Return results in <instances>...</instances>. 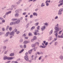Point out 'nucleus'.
Listing matches in <instances>:
<instances>
[{
	"mask_svg": "<svg viewBox=\"0 0 63 63\" xmlns=\"http://www.w3.org/2000/svg\"><path fill=\"white\" fill-rule=\"evenodd\" d=\"M13 58H15V57H8L6 56H5L3 57V59L4 60H12L13 59Z\"/></svg>",
	"mask_w": 63,
	"mask_h": 63,
	"instance_id": "obj_1",
	"label": "nucleus"
},
{
	"mask_svg": "<svg viewBox=\"0 0 63 63\" xmlns=\"http://www.w3.org/2000/svg\"><path fill=\"white\" fill-rule=\"evenodd\" d=\"M26 12H24L23 13V15H26Z\"/></svg>",
	"mask_w": 63,
	"mask_h": 63,
	"instance_id": "obj_55",
	"label": "nucleus"
},
{
	"mask_svg": "<svg viewBox=\"0 0 63 63\" xmlns=\"http://www.w3.org/2000/svg\"><path fill=\"white\" fill-rule=\"evenodd\" d=\"M28 57V56H25L24 57V59L26 61H29V59Z\"/></svg>",
	"mask_w": 63,
	"mask_h": 63,
	"instance_id": "obj_3",
	"label": "nucleus"
},
{
	"mask_svg": "<svg viewBox=\"0 0 63 63\" xmlns=\"http://www.w3.org/2000/svg\"><path fill=\"white\" fill-rule=\"evenodd\" d=\"M23 51H24V49H23L19 51V53H21V52H23Z\"/></svg>",
	"mask_w": 63,
	"mask_h": 63,
	"instance_id": "obj_17",
	"label": "nucleus"
},
{
	"mask_svg": "<svg viewBox=\"0 0 63 63\" xmlns=\"http://www.w3.org/2000/svg\"><path fill=\"white\" fill-rule=\"evenodd\" d=\"M21 1V0H19V1L18 2H17L16 3L17 4H20V2Z\"/></svg>",
	"mask_w": 63,
	"mask_h": 63,
	"instance_id": "obj_19",
	"label": "nucleus"
},
{
	"mask_svg": "<svg viewBox=\"0 0 63 63\" xmlns=\"http://www.w3.org/2000/svg\"><path fill=\"white\" fill-rule=\"evenodd\" d=\"M25 39H28V37H25Z\"/></svg>",
	"mask_w": 63,
	"mask_h": 63,
	"instance_id": "obj_63",
	"label": "nucleus"
},
{
	"mask_svg": "<svg viewBox=\"0 0 63 63\" xmlns=\"http://www.w3.org/2000/svg\"><path fill=\"white\" fill-rule=\"evenodd\" d=\"M17 29H15L13 31L14 32H17Z\"/></svg>",
	"mask_w": 63,
	"mask_h": 63,
	"instance_id": "obj_28",
	"label": "nucleus"
},
{
	"mask_svg": "<svg viewBox=\"0 0 63 63\" xmlns=\"http://www.w3.org/2000/svg\"><path fill=\"white\" fill-rule=\"evenodd\" d=\"M35 31L36 32H39V30H36Z\"/></svg>",
	"mask_w": 63,
	"mask_h": 63,
	"instance_id": "obj_62",
	"label": "nucleus"
},
{
	"mask_svg": "<svg viewBox=\"0 0 63 63\" xmlns=\"http://www.w3.org/2000/svg\"><path fill=\"white\" fill-rule=\"evenodd\" d=\"M54 42V40H53L52 41V42H51L50 43V45H51V44H52V43H53V42Z\"/></svg>",
	"mask_w": 63,
	"mask_h": 63,
	"instance_id": "obj_48",
	"label": "nucleus"
},
{
	"mask_svg": "<svg viewBox=\"0 0 63 63\" xmlns=\"http://www.w3.org/2000/svg\"><path fill=\"white\" fill-rule=\"evenodd\" d=\"M18 10H16V11H15V13H18Z\"/></svg>",
	"mask_w": 63,
	"mask_h": 63,
	"instance_id": "obj_52",
	"label": "nucleus"
},
{
	"mask_svg": "<svg viewBox=\"0 0 63 63\" xmlns=\"http://www.w3.org/2000/svg\"><path fill=\"white\" fill-rule=\"evenodd\" d=\"M45 44L46 46H47V44H48V43L47 42H46V43H45Z\"/></svg>",
	"mask_w": 63,
	"mask_h": 63,
	"instance_id": "obj_46",
	"label": "nucleus"
},
{
	"mask_svg": "<svg viewBox=\"0 0 63 63\" xmlns=\"http://www.w3.org/2000/svg\"><path fill=\"white\" fill-rule=\"evenodd\" d=\"M34 57L33 55H32L31 56V58H32V60H33V57Z\"/></svg>",
	"mask_w": 63,
	"mask_h": 63,
	"instance_id": "obj_54",
	"label": "nucleus"
},
{
	"mask_svg": "<svg viewBox=\"0 0 63 63\" xmlns=\"http://www.w3.org/2000/svg\"><path fill=\"white\" fill-rule=\"evenodd\" d=\"M9 56H14V53H11L10 54Z\"/></svg>",
	"mask_w": 63,
	"mask_h": 63,
	"instance_id": "obj_11",
	"label": "nucleus"
},
{
	"mask_svg": "<svg viewBox=\"0 0 63 63\" xmlns=\"http://www.w3.org/2000/svg\"><path fill=\"white\" fill-rule=\"evenodd\" d=\"M5 22V20H2V22L4 23Z\"/></svg>",
	"mask_w": 63,
	"mask_h": 63,
	"instance_id": "obj_59",
	"label": "nucleus"
},
{
	"mask_svg": "<svg viewBox=\"0 0 63 63\" xmlns=\"http://www.w3.org/2000/svg\"><path fill=\"white\" fill-rule=\"evenodd\" d=\"M33 16H37V14L35 12L33 13Z\"/></svg>",
	"mask_w": 63,
	"mask_h": 63,
	"instance_id": "obj_14",
	"label": "nucleus"
},
{
	"mask_svg": "<svg viewBox=\"0 0 63 63\" xmlns=\"http://www.w3.org/2000/svg\"><path fill=\"white\" fill-rule=\"evenodd\" d=\"M41 59H42V56H40L39 58V60H41Z\"/></svg>",
	"mask_w": 63,
	"mask_h": 63,
	"instance_id": "obj_47",
	"label": "nucleus"
},
{
	"mask_svg": "<svg viewBox=\"0 0 63 63\" xmlns=\"http://www.w3.org/2000/svg\"><path fill=\"white\" fill-rule=\"evenodd\" d=\"M37 54H38V55H40V54H41V53L39 52H37Z\"/></svg>",
	"mask_w": 63,
	"mask_h": 63,
	"instance_id": "obj_53",
	"label": "nucleus"
},
{
	"mask_svg": "<svg viewBox=\"0 0 63 63\" xmlns=\"http://www.w3.org/2000/svg\"><path fill=\"white\" fill-rule=\"evenodd\" d=\"M33 51V49H32L31 50L28 51V53L29 54H31V52Z\"/></svg>",
	"mask_w": 63,
	"mask_h": 63,
	"instance_id": "obj_7",
	"label": "nucleus"
},
{
	"mask_svg": "<svg viewBox=\"0 0 63 63\" xmlns=\"http://www.w3.org/2000/svg\"><path fill=\"white\" fill-rule=\"evenodd\" d=\"M35 45H39V43L38 42H36L35 43Z\"/></svg>",
	"mask_w": 63,
	"mask_h": 63,
	"instance_id": "obj_35",
	"label": "nucleus"
},
{
	"mask_svg": "<svg viewBox=\"0 0 63 63\" xmlns=\"http://www.w3.org/2000/svg\"><path fill=\"white\" fill-rule=\"evenodd\" d=\"M15 16L16 17H18L19 16V14L17 13H16L15 15Z\"/></svg>",
	"mask_w": 63,
	"mask_h": 63,
	"instance_id": "obj_8",
	"label": "nucleus"
},
{
	"mask_svg": "<svg viewBox=\"0 0 63 63\" xmlns=\"http://www.w3.org/2000/svg\"><path fill=\"white\" fill-rule=\"evenodd\" d=\"M24 48H26V45L25 44L24 45Z\"/></svg>",
	"mask_w": 63,
	"mask_h": 63,
	"instance_id": "obj_40",
	"label": "nucleus"
},
{
	"mask_svg": "<svg viewBox=\"0 0 63 63\" xmlns=\"http://www.w3.org/2000/svg\"><path fill=\"white\" fill-rule=\"evenodd\" d=\"M33 16L32 15H31L30 16V18H32V17H33Z\"/></svg>",
	"mask_w": 63,
	"mask_h": 63,
	"instance_id": "obj_43",
	"label": "nucleus"
},
{
	"mask_svg": "<svg viewBox=\"0 0 63 63\" xmlns=\"http://www.w3.org/2000/svg\"><path fill=\"white\" fill-rule=\"evenodd\" d=\"M60 58L61 59V60L63 59V56H61L60 57Z\"/></svg>",
	"mask_w": 63,
	"mask_h": 63,
	"instance_id": "obj_15",
	"label": "nucleus"
},
{
	"mask_svg": "<svg viewBox=\"0 0 63 63\" xmlns=\"http://www.w3.org/2000/svg\"><path fill=\"white\" fill-rule=\"evenodd\" d=\"M22 42H23V40H22V39H20L19 40V42L20 43H21Z\"/></svg>",
	"mask_w": 63,
	"mask_h": 63,
	"instance_id": "obj_30",
	"label": "nucleus"
},
{
	"mask_svg": "<svg viewBox=\"0 0 63 63\" xmlns=\"http://www.w3.org/2000/svg\"><path fill=\"white\" fill-rule=\"evenodd\" d=\"M62 12H61V11H59V12L58 13V15H61L62 14Z\"/></svg>",
	"mask_w": 63,
	"mask_h": 63,
	"instance_id": "obj_18",
	"label": "nucleus"
},
{
	"mask_svg": "<svg viewBox=\"0 0 63 63\" xmlns=\"http://www.w3.org/2000/svg\"><path fill=\"white\" fill-rule=\"evenodd\" d=\"M58 18V16H56V17H55V19H57Z\"/></svg>",
	"mask_w": 63,
	"mask_h": 63,
	"instance_id": "obj_51",
	"label": "nucleus"
},
{
	"mask_svg": "<svg viewBox=\"0 0 63 63\" xmlns=\"http://www.w3.org/2000/svg\"><path fill=\"white\" fill-rule=\"evenodd\" d=\"M41 7H44L45 6V4L44 3H42L41 5Z\"/></svg>",
	"mask_w": 63,
	"mask_h": 63,
	"instance_id": "obj_20",
	"label": "nucleus"
},
{
	"mask_svg": "<svg viewBox=\"0 0 63 63\" xmlns=\"http://www.w3.org/2000/svg\"><path fill=\"white\" fill-rule=\"evenodd\" d=\"M35 44H33L32 45V47H35Z\"/></svg>",
	"mask_w": 63,
	"mask_h": 63,
	"instance_id": "obj_26",
	"label": "nucleus"
},
{
	"mask_svg": "<svg viewBox=\"0 0 63 63\" xmlns=\"http://www.w3.org/2000/svg\"><path fill=\"white\" fill-rule=\"evenodd\" d=\"M2 29L3 31H5V29H4V28H2Z\"/></svg>",
	"mask_w": 63,
	"mask_h": 63,
	"instance_id": "obj_56",
	"label": "nucleus"
},
{
	"mask_svg": "<svg viewBox=\"0 0 63 63\" xmlns=\"http://www.w3.org/2000/svg\"><path fill=\"white\" fill-rule=\"evenodd\" d=\"M63 9H60V10H59V11H60V12H62V11H63Z\"/></svg>",
	"mask_w": 63,
	"mask_h": 63,
	"instance_id": "obj_33",
	"label": "nucleus"
},
{
	"mask_svg": "<svg viewBox=\"0 0 63 63\" xmlns=\"http://www.w3.org/2000/svg\"><path fill=\"white\" fill-rule=\"evenodd\" d=\"M58 38H61V35L60 36L59 35H58Z\"/></svg>",
	"mask_w": 63,
	"mask_h": 63,
	"instance_id": "obj_57",
	"label": "nucleus"
},
{
	"mask_svg": "<svg viewBox=\"0 0 63 63\" xmlns=\"http://www.w3.org/2000/svg\"><path fill=\"white\" fill-rule=\"evenodd\" d=\"M39 28H40V26H38L37 27V29L38 30H39Z\"/></svg>",
	"mask_w": 63,
	"mask_h": 63,
	"instance_id": "obj_45",
	"label": "nucleus"
},
{
	"mask_svg": "<svg viewBox=\"0 0 63 63\" xmlns=\"http://www.w3.org/2000/svg\"><path fill=\"white\" fill-rule=\"evenodd\" d=\"M17 19L16 18V19H12V20H13V21H15V20H17Z\"/></svg>",
	"mask_w": 63,
	"mask_h": 63,
	"instance_id": "obj_29",
	"label": "nucleus"
},
{
	"mask_svg": "<svg viewBox=\"0 0 63 63\" xmlns=\"http://www.w3.org/2000/svg\"><path fill=\"white\" fill-rule=\"evenodd\" d=\"M55 30H56L57 32L59 31V25L58 24H57V25H56L55 28Z\"/></svg>",
	"mask_w": 63,
	"mask_h": 63,
	"instance_id": "obj_2",
	"label": "nucleus"
},
{
	"mask_svg": "<svg viewBox=\"0 0 63 63\" xmlns=\"http://www.w3.org/2000/svg\"><path fill=\"white\" fill-rule=\"evenodd\" d=\"M45 3H46V5L47 6H48V5H49V4L48 3L45 2Z\"/></svg>",
	"mask_w": 63,
	"mask_h": 63,
	"instance_id": "obj_38",
	"label": "nucleus"
},
{
	"mask_svg": "<svg viewBox=\"0 0 63 63\" xmlns=\"http://www.w3.org/2000/svg\"><path fill=\"white\" fill-rule=\"evenodd\" d=\"M55 35L56 38H57V36L58 35V33H57V32L56 33V34H55Z\"/></svg>",
	"mask_w": 63,
	"mask_h": 63,
	"instance_id": "obj_16",
	"label": "nucleus"
},
{
	"mask_svg": "<svg viewBox=\"0 0 63 63\" xmlns=\"http://www.w3.org/2000/svg\"><path fill=\"white\" fill-rule=\"evenodd\" d=\"M9 29L10 31H11V30H12V27H10Z\"/></svg>",
	"mask_w": 63,
	"mask_h": 63,
	"instance_id": "obj_39",
	"label": "nucleus"
},
{
	"mask_svg": "<svg viewBox=\"0 0 63 63\" xmlns=\"http://www.w3.org/2000/svg\"><path fill=\"white\" fill-rule=\"evenodd\" d=\"M6 14H5V15H4V16H3V17H4V18H5V17H6Z\"/></svg>",
	"mask_w": 63,
	"mask_h": 63,
	"instance_id": "obj_61",
	"label": "nucleus"
},
{
	"mask_svg": "<svg viewBox=\"0 0 63 63\" xmlns=\"http://www.w3.org/2000/svg\"><path fill=\"white\" fill-rule=\"evenodd\" d=\"M58 44V43L57 42H55V46H56L57 44Z\"/></svg>",
	"mask_w": 63,
	"mask_h": 63,
	"instance_id": "obj_34",
	"label": "nucleus"
},
{
	"mask_svg": "<svg viewBox=\"0 0 63 63\" xmlns=\"http://www.w3.org/2000/svg\"><path fill=\"white\" fill-rule=\"evenodd\" d=\"M9 26H7L6 28V30H8V29L9 28Z\"/></svg>",
	"mask_w": 63,
	"mask_h": 63,
	"instance_id": "obj_42",
	"label": "nucleus"
},
{
	"mask_svg": "<svg viewBox=\"0 0 63 63\" xmlns=\"http://www.w3.org/2000/svg\"><path fill=\"white\" fill-rule=\"evenodd\" d=\"M46 29V26H43L41 28L42 31H43Z\"/></svg>",
	"mask_w": 63,
	"mask_h": 63,
	"instance_id": "obj_4",
	"label": "nucleus"
},
{
	"mask_svg": "<svg viewBox=\"0 0 63 63\" xmlns=\"http://www.w3.org/2000/svg\"><path fill=\"white\" fill-rule=\"evenodd\" d=\"M25 54L26 55V56H27V55H28V53H27V52H26L25 53Z\"/></svg>",
	"mask_w": 63,
	"mask_h": 63,
	"instance_id": "obj_49",
	"label": "nucleus"
},
{
	"mask_svg": "<svg viewBox=\"0 0 63 63\" xmlns=\"http://www.w3.org/2000/svg\"><path fill=\"white\" fill-rule=\"evenodd\" d=\"M20 21V20L19 19H18L16 21V24H18L19 23V22Z\"/></svg>",
	"mask_w": 63,
	"mask_h": 63,
	"instance_id": "obj_6",
	"label": "nucleus"
},
{
	"mask_svg": "<svg viewBox=\"0 0 63 63\" xmlns=\"http://www.w3.org/2000/svg\"><path fill=\"white\" fill-rule=\"evenodd\" d=\"M33 39L34 40H36V39H37V37H36V36H34Z\"/></svg>",
	"mask_w": 63,
	"mask_h": 63,
	"instance_id": "obj_25",
	"label": "nucleus"
},
{
	"mask_svg": "<svg viewBox=\"0 0 63 63\" xmlns=\"http://www.w3.org/2000/svg\"><path fill=\"white\" fill-rule=\"evenodd\" d=\"M26 36V34H25V33H24V34L23 35V37H25Z\"/></svg>",
	"mask_w": 63,
	"mask_h": 63,
	"instance_id": "obj_44",
	"label": "nucleus"
},
{
	"mask_svg": "<svg viewBox=\"0 0 63 63\" xmlns=\"http://www.w3.org/2000/svg\"><path fill=\"white\" fill-rule=\"evenodd\" d=\"M9 34H10V32H6L5 35V36H6V37L8 36V35H9Z\"/></svg>",
	"mask_w": 63,
	"mask_h": 63,
	"instance_id": "obj_9",
	"label": "nucleus"
},
{
	"mask_svg": "<svg viewBox=\"0 0 63 63\" xmlns=\"http://www.w3.org/2000/svg\"><path fill=\"white\" fill-rule=\"evenodd\" d=\"M62 32V31H60L59 32V34H61V32Z\"/></svg>",
	"mask_w": 63,
	"mask_h": 63,
	"instance_id": "obj_37",
	"label": "nucleus"
},
{
	"mask_svg": "<svg viewBox=\"0 0 63 63\" xmlns=\"http://www.w3.org/2000/svg\"><path fill=\"white\" fill-rule=\"evenodd\" d=\"M38 24H39V23H37L35 24V26H38Z\"/></svg>",
	"mask_w": 63,
	"mask_h": 63,
	"instance_id": "obj_32",
	"label": "nucleus"
},
{
	"mask_svg": "<svg viewBox=\"0 0 63 63\" xmlns=\"http://www.w3.org/2000/svg\"><path fill=\"white\" fill-rule=\"evenodd\" d=\"M32 35V33L31 32H30L29 33V36H31Z\"/></svg>",
	"mask_w": 63,
	"mask_h": 63,
	"instance_id": "obj_41",
	"label": "nucleus"
},
{
	"mask_svg": "<svg viewBox=\"0 0 63 63\" xmlns=\"http://www.w3.org/2000/svg\"><path fill=\"white\" fill-rule=\"evenodd\" d=\"M14 7H15L14 5L12 6H11V8H12L11 9H10V10H13V8H14Z\"/></svg>",
	"mask_w": 63,
	"mask_h": 63,
	"instance_id": "obj_22",
	"label": "nucleus"
},
{
	"mask_svg": "<svg viewBox=\"0 0 63 63\" xmlns=\"http://www.w3.org/2000/svg\"><path fill=\"white\" fill-rule=\"evenodd\" d=\"M35 26L32 27V28H31V29L32 30H33V29H34L35 28Z\"/></svg>",
	"mask_w": 63,
	"mask_h": 63,
	"instance_id": "obj_31",
	"label": "nucleus"
},
{
	"mask_svg": "<svg viewBox=\"0 0 63 63\" xmlns=\"http://www.w3.org/2000/svg\"><path fill=\"white\" fill-rule=\"evenodd\" d=\"M28 43V41H24L23 43L24 44H26L27 43Z\"/></svg>",
	"mask_w": 63,
	"mask_h": 63,
	"instance_id": "obj_12",
	"label": "nucleus"
},
{
	"mask_svg": "<svg viewBox=\"0 0 63 63\" xmlns=\"http://www.w3.org/2000/svg\"><path fill=\"white\" fill-rule=\"evenodd\" d=\"M16 34H18L19 33V31L17 32H16Z\"/></svg>",
	"mask_w": 63,
	"mask_h": 63,
	"instance_id": "obj_60",
	"label": "nucleus"
},
{
	"mask_svg": "<svg viewBox=\"0 0 63 63\" xmlns=\"http://www.w3.org/2000/svg\"><path fill=\"white\" fill-rule=\"evenodd\" d=\"M53 32V31L52 30H51L49 32L50 35H51L52 32Z\"/></svg>",
	"mask_w": 63,
	"mask_h": 63,
	"instance_id": "obj_21",
	"label": "nucleus"
},
{
	"mask_svg": "<svg viewBox=\"0 0 63 63\" xmlns=\"http://www.w3.org/2000/svg\"><path fill=\"white\" fill-rule=\"evenodd\" d=\"M11 11H9V12H8L7 13H6V14H5L6 15H8V14H10V13H11Z\"/></svg>",
	"mask_w": 63,
	"mask_h": 63,
	"instance_id": "obj_13",
	"label": "nucleus"
},
{
	"mask_svg": "<svg viewBox=\"0 0 63 63\" xmlns=\"http://www.w3.org/2000/svg\"><path fill=\"white\" fill-rule=\"evenodd\" d=\"M59 3H63V0H60L59 2Z\"/></svg>",
	"mask_w": 63,
	"mask_h": 63,
	"instance_id": "obj_23",
	"label": "nucleus"
},
{
	"mask_svg": "<svg viewBox=\"0 0 63 63\" xmlns=\"http://www.w3.org/2000/svg\"><path fill=\"white\" fill-rule=\"evenodd\" d=\"M34 40L33 39H32L31 40V42H33V41H34Z\"/></svg>",
	"mask_w": 63,
	"mask_h": 63,
	"instance_id": "obj_58",
	"label": "nucleus"
},
{
	"mask_svg": "<svg viewBox=\"0 0 63 63\" xmlns=\"http://www.w3.org/2000/svg\"><path fill=\"white\" fill-rule=\"evenodd\" d=\"M33 33H34V34L35 35H37V32H34Z\"/></svg>",
	"mask_w": 63,
	"mask_h": 63,
	"instance_id": "obj_36",
	"label": "nucleus"
},
{
	"mask_svg": "<svg viewBox=\"0 0 63 63\" xmlns=\"http://www.w3.org/2000/svg\"><path fill=\"white\" fill-rule=\"evenodd\" d=\"M16 22H11L10 24V25H13V24H16Z\"/></svg>",
	"mask_w": 63,
	"mask_h": 63,
	"instance_id": "obj_10",
	"label": "nucleus"
},
{
	"mask_svg": "<svg viewBox=\"0 0 63 63\" xmlns=\"http://www.w3.org/2000/svg\"><path fill=\"white\" fill-rule=\"evenodd\" d=\"M61 38H63V35H61Z\"/></svg>",
	"mask_w": 63,
	"mask_h": 63,
	"instance_id": "obj_50",
	"label": "nucleus"
},
{
	"mask_svg": "<svg viewBox=\"0 0 63 63\" xmlns=\"http://www.w3.org/2000/svg\"><path fill=\"white\" fill-rule=\"evenodd\" d=\"M14 34H15V32L13 31L12 32H11L10 33V35H12L13 36H14Z\"/></svg>",
	"mask_w": 63,
	"mask_h": 63,
	"instance_id": "obj_5",
	"label": "nucleus"
},
{
	"mask_svg": "<svg viewBox=\"0 0 63 63\" xmlns=\"http://www.w3.org/2000/svg\"><path fill=\"white\" fill-rule=\"evenodd\" d=\"M47 23H45V25H46V26L47 25Z\"/></svg>",
	"mask_w": 63,
	"mask_h": 63,
	"instance_id": "obj_64",
	"label": "nucleus"
},
{
	"mask_svg": "<svg viewBox=\"0 0 63 63\" xmlns=\"http://www.w3.org/2000/svg\"><path fill=\"white\" fill-rule=\"evenodd\" d=\"M6 46H4L3 47V49L4 50H6Z\"/></svg>",
	"mask_w": 63,
	"mask_h": 63,
	"instance_id": "obj_27",
	"label": "nucleus"
},
{
	"mask_svg": "<svg viewBox=\"0 0 63 63\" xmlns=\"http://www.w3.org/2000/svg\"><path fill=\"white\" fill-rule=\"evenodd\" d=\"M46 47V46L43 47V46L41 45L40 46V47H42V48H45Z\"/></svg>",
	"mask_w": 63,
	"mask_h": 63,
	"instance_id": "obj_24",
	"label": "nucleus"
}]
</instances>
